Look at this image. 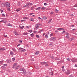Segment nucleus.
Returning a JSON list of instances; mask_svg holds the SVG:
<instances>
[{"label":"nucleus","mask_w":77,"mask_h":77,"mask_svg":"<svg viewBox=\"0 0 77 77\" xmlns=\"http://www.w3.org/2000/svg\"><path fill=\"white\" fill-rule=\"evenodd\" d=\"M23 35H27V33H23Z\"/></svg>","instance_id":"2f4dec72"},{"label":"nucleus","mask_w":77,"mask_h":77,"mask_svg":"<svg viewBox=\"0 0 77 77\" xmlns=\"http://www.w3.org/2000/svg\"><path fill=\"white\" fill-rule=\"evenodd\" d=\"M7 10H8V11H10V8H8L7 9Z\"/></svg>","instance_id":"bf43d9fd"},{"label":"nucleus","mask_w":77,"mask_h":77,"mask_svg":"<svg viewBox=\"0 0 77 77\" xmlns=\"http://www.w3.org/2000/svg\"><path fill=\"white\" fill-rule=\"evenodd\" d=\"M5 50V48H0V51Z\"/></svg>","instance_id":"dca6fc26"},{"label":"nucleus","mask_w":77,"mask_h":77,"mask_svg":"<svg viewBox=\"0 0 77 77\" xmlns=\"http://www.w3.org/2000/svg\"><path fill=\"white\" fill-rule=\"evenodd\" d=\"M5 21V20H2L0 21V23H3Z\"/></svg>","instance_id":"c9c22d12"},{"label":"nucleus","mask_w":77,"mask_h":77,"mask_svg":"<svg viewBox=\"0 0 77 77\" xmlns=\"http://www.w3.org/2000/svg\"><path fill=\"white\" fill-rule=\"evenodd\" d=\"M51 15H52V14H53V12H51Z\"/></svg>","instance_id":"de8ad7c7"},{"label":"nucleus","mask_w":77,"mask_h":77,"mask_svg":"<svg viewBox=\"0 0 77 77\" xmlns=\"http://www.w3.org/2000/svg\"><path fill=\"white\" fill-rule=\"evenodd\" d=\"M55 32H56V33H57L58 32V31L57 30H56L55 31Z\"/></svg>","instance_id":"13d9d810"},{"label":"nucleus","mask_w":77,"mask_h":77,"mask_svg":"<svg viewBox=\"0 0 77 77\" xmlns=\"http://www.w3.org/2000/svg\"><path fill=\"white\" fill-rule=\"evenodd\" d=\"M39 54V51H37L35 53V54Z\"/></svg>","instance_id":"9b49d317"},{"label":"nucleus","mask_w":77,"mask_h":77,"mask_svg":"<svg viewBox=\"0 0 77 77\" xmlns=\"http://www.w3.org/2000/svg\"><path fill=\"white\" fill-rule=\"evenodd\" d=\"M8 63H10V62H11V60L10 59H8Z\"/></svg>","instance_id":"2eb2a0df"},{"label":"nucleus","mask_w":77,"mask_h":77,"mask_svg":"<svg viewBox=\"0 0 77 77\" xmlns=\"http://www.w3.org/2000/svg\"><path fill=\"white\" fill-rule=\"evenodd\" d=\"M20 68V66H17V67H16V69H18L19 68Z\"/></svg>","instance_id":"f3484780"},{"label":"nucleus","mask_w":77,"mask_h":77,"mask_svg":"<svg viewBox=\"0 0 77 77\" xmlns=\"http://www.w3.org/2000/svg\"><path fill=\"white\" fill-rule=\"evenodd\" d=\"M25 7H27V5H26L24 6H23V8H25Z\"/></svg>","instance_id":"e2e57ef3"},{"label":"nucleus","mask_w":77,"mask_h":77,"mask_svg":"<svg viewBox=\"0 0 77 77\" xmlns=\"http://www.w3.org/2000/svg\"><path fill=\"white\" fill-rule=\"evenodd\" d=\"M24 69H23L22 68H21L19 69L20 71H23V70H24Z\"/></svg>","instance_id":"412c9836"},{"label":"nucleus","mask_w":77,"mask_h":77,"mask_svg":"<svg viewBox=\"0 0 77 77\" xmlns=\"http://www.w3.org/2000/svg\"><path fill=\"white\" fill-rule=\"evenodd\" d=\"M29 5H31V6H32V5H33V4H32L31 3H29Z\"/></svg>","instance_id":"8fccbe9b"},{"label":"nucleus","mask_w":77,"mask_h":77,"mask_svg":"<svg viewBox=\"0 0 77 77\" xmlns=\"http://www.w3.org/2000/svg\"><path fill=\"white\" fill-rule=\"evenodd\" d=\"M4 66H7V64H5L4 65Z\"/></svg>","instance_id":"774afa93"},{"label":"nucleus","mask_w":77,"mask_h":77,"mask_svg":"<svg viewBox=\"0 0 77 77\" xmlns=\"http://www.w3.org/2000/svg\"><path fill=\"white\" fill-rule=\"evenodd\" d=\"M65 31H63V32H62V33H65Z\"/></svg>","instance_id":"4d7b16f0"},{"label":"nucleus","mask_w":77,"mask_h":77,"mask_svg":"<svg viewBox=\"0 0 77 77\" xmlns=\"http://www.w3.org/2000/svg\"><path fill=\"white\" fill-rule=\"evenodd\" d=\"M57 30H65V29L63 28H57Z\"/></svg>","instance_id":"4468645a"},{"label":"nucleus","mask_w":77,"mask_h":77,"mask_svg":"<svg viewBox=\"0 0 77 77\" xmlns=\"http://www.w3.org/2000/svg\"><path fill=\"white\" fill-rule=\"evenodd\" d=\"M44 5L45 6H47V3H45L44 4Z\"/></svg>","instance_id":"c03bdc74"},{"label":"nucleus","mask_w":77,"mask_h":77,"mask_svg":"<svg viewBox=\"0 0 77 77\" xmlns=\"http://www.w3.org/2000/svg\"><path fill=\"white\" fill-rule=\"evenodd\" d=\"M45 37L46 38H48V35H45Z\"/></svg>","instance_id":"ea45409f"},{"label":"nucleus","mask_w":77,"mask_h":77,"mask_svg":"<svg viewBox=\"0 0 77 77\" xmlns=\"http://www.w3.org/2000/svg\"><path fill=\"white\" fill-rule=\"evenodd\" d=\"M7 26H10V27H12V25L10 23H9L7 25Z\"/></svg>","instance_id":"6ab92c4d"},{"label":"nucleus","mask_w":77,"mask_h":77,"mask_svg":"<svg viewBox=\"0 0 77 77\" xmlns=\"http://www.w3.org/2000/svg\"><path fill=\"white\" fill-rule=\"evenodd\" d=\"M17 65V63H14L13 66V68H14Z\"/></svg>","instance_id":"423d86ee"},{"label":"nucleus","mask_w":77,"mask_h":77,"mask_svg":"<svg viewBox=\"0 0 77 77\" xmlns=\"http://www.w3.org/2000/svg\"><path fill=\"white\" fill-rule=\"evenodd\" d=\"M55 11L57 13V12H58V10H57V9H56L55 10Z\"/></svg>","instance_id":"cd10ccee"},{"label":"nucleus","mask_w":77,"mask_h":77,"mask_svg":"<svg viewBox=\"0 0 77 77\" xmlns=\"http://www.w3.org/2000/svg\"><path fill=\"white\" fill-rule=\"evenodd\" d=\"M31 37H33L34 36V34L33 33H32V34H31Z\"/></svg>","instance_id":"a211bd4d"},{"label":"nucleus","mask_w":77,"mask_h":77,"mask_svg":"<svg viewBox=\"0 0 77 77\" xmlns=\"http://www.w3.org/2000/svg\"><path fill=\"white\" fill-rule=\"evenodd\" d=\"M29 32H30V33H32V30H29Z\"/></svg>","instance_id":"7c9ffc66"},{"label":"nucleus","mask_w":77,"mask_h":77,"mask_svg":"<svg viewBox=\"0 0 77 77\" xmlns=\"http://www.w3.org/2000/svg\"><path fill=\"white\" fill-rule=\"evenodd\" d=\"M23 72H22L23 74L24 75H26V71L25 69H24V70H23Z\"/></svg>","instance_id":"39448f33"},{"label":"nucleus","mask_w":77,"mask_h":77,"mask_svg":"<svg viewBox=\"0 0 77 77\" xmlns=\"http://www.w3.org/2000/svg\"><path fill=\"white\" fill-rule=\"evenodd\" d=\"M56 39V38L55 37H51L49 39L50 41H55Z\"/></svg>","instance_id":"f03ea898"},{"label":"nucleus","mask_w":77,"mask_h":77,"mask_svg":"<svg viewBox=\"0 0 77 77\" xmlns=\"http://www.w3.org/2000/svg\"><path fill=\"white\" fill-rule=\"evenodd\" d=\"M0 63L1 64H3V61H0Z\"/></svg>","instance_id":"b1692460"},{"label":"nucleus","mask_w":77,"mask_h":77,"mask_svg":"<svg viewBox=\"0 0 77 77\" xmlns=\"http://www.w3.org/2000/svg\"><path fill=\"white\" fill-rule=\"evenodd\" d=\"M33 8H34V7H31V10H33Z\"/></svg>","instance_id":"f704fd0d"},{"label":"nucleus","mask_w":77,"mask_h":77,"mask_svg":"<svg viewBox=\"0 0 77 77\" xmlns=\"http://www.w3.org/2000/svg\"><path fill=\"white\" fill-rule=\"evenodd\" d=\"M34 19L31 18V21H34Z\"/></svg>","instance_id":"a878e982"},{"label":"nucleus","mask_w":77,"mask_h":77,"mask_svg":"<svg viewBox=\"0 0 77 77\" xmlns=\"http://www.w3.org/2000/svg\"><path fill=\"white\" fill-rule=\"evenodd\" d=\"M29 75H30L32 74V73H31L30 72H29Z\"/></svg>","instance_id":"338daca9"},{"label":"nucleus","mask_w":77,"mask_h":77,"mask_svg":"<svg viewBox=\"0 0 77 77\" xmlns=\"http://www.w3.org/2000/svg\"><path fill=\"white\" fill-rule=\"evenodd\" d=\"M51 58H52V59H54V57H53V56H51Z\"/></svg>","instance_id":"5fc2aeb1"},{"label":"nucleus","mask_w":77,"mask_h":77,"mask_svg":"<svg viewBox=\"0 0 77 77\" xmlns=\"http://www.w3.org/2000/svg\"><path fill=\"white\" fill-rule=\"evenodd\" d=\"M26 6H28L29 3H26Z\"/></svg>","instance_id":"0e129e2a"},{"label":"nucleus","mask_w":77,"mask_h":77,"mask_svg":"<svg viewBox=\"0 0 77 77\" xmlns=\"http://www.w3.org/2000/svg\"><path fill=\"white\" fill-rule=\"evenodd\" d=\"M35 27H36V29H39V26H38V25H36L35 26Z\"/></svg>","instance_id":"9d476101"},{"label":"nucleus","mask_w":77,"mask_h":77,"mask_svg":"<svg viewBox=\"0 0 77 77\" xmlns=\"http://www.w3.org/2000/svg\"><path fill=\"white\" fill-rule=\"evenodd\" d=\"M19 42L21 43V42H22V41L21 40H20L19 41Z\"/></svg>","instance_id":"49530a36"},{"label":"nucleus","mask_w":77,"mask_h":77,"mask_svg":"<svg viewBox=\"0 0 77 77\" xmlns=\"http://www.w3.org/2000/svg\"><path fill=\"white\" fill-rule=\"evenodd\" d=\"M49 74L51 75H53V73L52 72H51L49 73Z\"/></svg>","instance_id":"4be33fe9"},{"label":"nucleus","mask_w":77,"mask_h":77,"mask_svg":"<svg viewBox=\"0 0 77 77\" xmlns=\"http://www.w3.org/2000/svg\"><path fill=\"white\" fill-rule=\"evenodd\" d=\"M3 12V10H1V13H2V12Z\"/></svg>","instance_id":"09e8293b"},{"label":"nucleus","mask_w":77,"mask_h":77,"mask_svg":"<svg viewBox=\"0 0 77 77\" xmlns=\"http://www.w3.org/2000/svg\"><path fill=\"white\" fill-rule=\"evenodd\" d=\"M12 50H13L14 52H15V51H16V50H15V49H14L13 48H12Z\"/></svg>","instance_id":"c85d7f7f"},{"label":"nucleus","mask_w":77,"mask_h":77,"mask_svg":"<svg viewBox=\"0 0 77 77\" xmlns=\"http://www.w3.org/2000/svg\"><path fill=\"white\" fill-rule=\"evenodd\" d=\"M26 51V50L23 49L22 50H21L20 51H21V52H22V51H23V52H24V51Z\"/></svg>","instance_id":"473e14b6"},{"label":"nucleus","mask_w":77,"mask_h":77,"mask_svg":"<svg viewBox=\"0 0 77 77\" xmlns=\"http://www.w3.org/2000/svg\"><path fill=\"white\" fill-rule=\"evenodd\" d=\"M36 38H39V35H36Z\"/></svg>","instance_id":"bb28decb"},{"label":"nucleus","mask_w":77,"mask_h":77,"mask_svg":"<svg viewBox=\"0 0 77 77\" xmlns=\"http://www.w3.org/2000/svg\"><path fill=\"white\" fill-rule=\"evenodd\" d=\"M73 39H74V38H69V42H71V41H72L73 40Z\"/></svg>","instance_id":"6e6552de"},{"label":"nucleus","mask_w":77,"mask_h":77,"mask_svg":"<svg viewBox=\"0 0 77 77\" xmlns=\"http://www.w3.org/2000/svg\"><path fill=\"white\" fill-rule=\"evenodd\" d=\"M10 54L11 56H14V53H13V52H12V51H11L10 52Z\"/></svg>","instance_id":"f8f14e48"},{"label":"nucleus","mask_w":77,"mask_h":77,"mask_svg":"<svg viewBox=\"0 0 77 77\" xmlns=\"http://www.w3.org/2000/svg\"><path fill=\"white\" fill-rule=\"evenodd\" d=\"M20 11V8H18L16 10L17 12H18V11Z\"/></svg>","instance_id":"5701e85b"},{"label":"nucleus","mask_w":77,"mask_h":77,"mask_svg":"<svg viewBox=\"0 0 77 77\" xmlns=\"http://www.w3.org/2000/svg\"><path fill=\"white\" fill-rule=\"evenodd\" d=\"M41 63L42 64V65H45L46 66H48L49 65L48 64H47V63H48L47 62H41Z\"/></svg>","instance_id":"f257e3e1"},{"label":"nucleus","mask_w":77,"mask_h":77,"mask_svg":"<svg viewBox=\"0 0 77 77\" xmlns=\"http://www.w3.org/2000/svg\"><path fill=\"white\" fill-rule=\"evenodd\" d=\"M47 17H46V16H44L43 17V20H47Z\"/></svg>","instance_id":"1a4fd4ad"},{"label":"nucleus","mask_w":77,"mask_h":77,"mask_svg":"<svg viewBox=\"0 0 77 77\" xmlns=\"http://www.w3.org/2000/svg\"><path fill=\"white\" fill-rule=\"evenodd\" d=\"M68 74H70V71H69V70H68Z\"/></svg>","instance_id":"4c0bfd02"},{"label":"nucleus","mask_w":77,"mask_h":77,"mask_svg":"<svg viewBox=\"0 0 77 77\" xmlns=\"http://www.w3.org/2000/svg\"><path fill=\"white\" fill-rule=\"evenodd\" d=\"M36 25L38 26H40V25H41V24H36Z\"/></svg>","instance_id":"603ef678"},{"label":"nucleus","mask_w":77,"mask_h":77,"mask_svg":"<svg viewBox=\"0 0 77 77\" xmlns=\"http://www.w3.org/2000/svg\"><path fill=\"white\" fill-rule=\"evenodd\" d=\"M71 60L72 62H73V63L77 62V59H74L73 60Z\"/></svg>","instance_id":"20e7f679"},{"label":"nucleus","mask_w":77,"mask_h":77,"mask_svg":"<svg viewBox=\"0 0 77 77\" xmlns=\"http://www.w3.org/2000/svg\"><path fill=\"white\" fill-rule=\"evenodd\" d=\"M37 32L35 30L34 31V33H36Z\"/></svg>","instance_id":"864d4df0"},{"label":"nucleus","mask_w":77,"mask_h":77,"mask_svg":"<svg viewBox=\"0 0 77 77\" xmlns=\"http://www.w3.org/2000/svg\"><path fill=\"white\" fill-rule=\"evenodd\" d=\"M51 20H52V19H51V20H49V22H48V23H51Z\"/></svg>","instance_id":"3c124183"},{"label":"nucleus","mask_w":77,"mask_h":77,"mask_svg":"<svg viewBox=\"0 0 77 77\" xmlns=\"http://www.w3.org/2000/svg\"><path fill=\"white\" fill-rule=\"evenodd\" d=\"M25 56H27V54L26 53H25Z\"/></svg>","instance_id":"69168bd1"},{"label":"nucleus","mask_w":77,"mask_h":77,"mask_svg":"<svg viewBox=\"0 0 77 77\" xmlns=\"http://www.w3.org/2000/svg\"><path fill=\"white\" fill-rule=\"evenodd\" d=\"M2 17H5V15L4 14H2Z\"/></svg>","instance_id":"58836bf2"},{"label":"nucleus","mask_w":77,"mask_h":77,"mask_svg":"<svg viewBox=\"0 0 77 77\" xmlns=\"http://www.w3.org/2000/svg\"><path fill=\"white\" fill-rule=\"evenodd\" d=\"M40 9H41V7H38L37 8H35V10H40Z\"/></svg>","instance_id":"ddd939ff"},{"label":"nucleus","mask_w":77,"mask_h":77,"mask_svg":"<svg viewBox=\"0 0 77 77\" xmlns=\"http://www.w3.org/2000/svg\"><path fill=\"white\" fill-rule=\"evenodd\" d=\"M20 28H21V29H23V28H24V26H22L20 27Z\"/></svg>","instance_id":"e433bc0d"},{"label":"nucleus","mask_w":77,"mask_h":77,"mask_svg":"<svg viewBox=\"0 0 77 77\" xmlns=\"http://www.w3.org/2000/svg\"><path fill=\"white\" fill-rule=\"evenodd\" d=\"M23 48H19V50H23Z\"/></svg>","instance_id":"a18cd8bd"},{"label":"nucleus","mask_w":77,"mask_h":77,"mask_svg":"<svg viewBox=\"0 0 77 77\" xmlns=\"http://www.w3.org/2000/svg\"><path fill=\"white\" fill-rule=\"evenodd\" d=\"M43 31H44V30H43V29H42L40 31V32H43Z\"/></svg>","instance_id":"6e6d98bb"},{"label":"nucleus","mask_w":77,"mask_h":77,"mask_svg":"<svg viewBox=\"0 0 77 77\" xmlns=\"http://www.w3.org/2000/svg\"><path fill=\"white\" fill-rule=\"evenodd\" d=\"M61 1H62V2H66V0H60Z\"/></svg>","instance_id":"37998d69"},{"label":"nucleus","mask_w":77,"mask_h":77,"mask_svg":"<svg viewBox=\"0 0 77 77\" xmlns=\"http://www.w3.org/2000/svg\"><path fill=\"white\" fill-rule=\"evenodd\" d=\"M15 60V58H12V60H13V61H14Z\"/></svg>","instance_id":"72a5a7b5"},{"label":"nucleus","mask_w":77,"mask_h":77,"mask_svg":"<svg viewBox=\"0 0 77 77\" xmlns=\"http://www.w3.org/2000/svg\"><path fill=\"white\" fill-rule=\"evenodd\" d=\"M53 34L51 33L50 35V37H51V36H53Z\"/></svg>","instance_id":"79ce46f5"},{"label":"nucleus","mask_w":77,"mask_h":77,"mask_svg":"<svg viewBox=\"0 0 77 77\" xmlns=\"http://www.w3.org/2000/svg\"><path fill=\"white\" fill-rule=\"evenodd\" d=\"M2 7H5V4H2Z\"/></svg>","instance_id":"aec40b11"},{"label":"nucleus","mask_w":77,"mask_h":77,"mask_svg":"<svg viewBox=\"0 0 77 77\" xmlns=\"http://www.w3.org/2000/svg\"><path fill=\"white\" fill-rule=\"evenodd\" d=\"M24 20H26V19H27V17H24Z\"/></svg>","instance_id":"680f3d73"},{"label":"nucleus","mask_w":77,"mask_h":77,"mask_svg":"<svg viewBox=\"0 0 77 77\" xmlns=\"http://www.w3.org/2000/svg\"><path fill=\"white\" fill-rule=\"evenodd\" d=\"M20 5V2H18L17 3V5L18 6H19Z\"/></svg>","instance_id":"393cba45"},{"label":"nucleus","mask_w":77,"mask_h":77,"mask_svg":"<svg viewBox=\"0 0 77 77\" xmlns=\"http://www.w3.org/2000/svg\"><path fill=\"white\" fill-rule=\"evenodd\" d=\"M45 8L42 7L41 8V9L42 10H45Z\"/></svg>","instance_id":"c756f323"},{"label":"nucleus","mask_w":77,"mask_h":77,"mask_svg":"<svg viewBox=\"0 0 77 77\" xmlns=\"http://www.w3.org/2000/svg\"><path fill=\"white\" fill-rule=\"evenodd\" d=\"M5 5L7 7H8V8H9L10 6V4H9V3L8 2H6L5 3Z\"/></svg>","instance_id":"7ed1b4c3"},{"label":"nucleus","mask_w":77,"mask_h":77,"mask_svg":"<svg viewBox=\"0 0 77 77\" xmlns=\"http://www.w3.org/2000/svg\"><path fill=\"white\" fill-rule=\"evenodd\" d=\"M13 32L14 34L15 35H18V32H17L16 31H15Z\"/></svg>","instance_id":"0eeeda50"},{"label":"nucleus","mask_w":77,"mask_h":77,"mask_svg":"<svg viewBox=\"0 0 77 77\" xmlns=\"http://www.w3.org/2000/svg\"><path fill=\"white\" fill-rule=\"evenodd\" d=\"M74 66L75 67H77V65L75 64Z\"/></svg>","instance_id":"052dcab7"},{"label":"nucleus","mask_w":77,"mask_h":77,"mask_svg":"<svg viewBox=\"0 0 77 77\" xmlns=\"http://www.w3.org/2000/svg\"><path fill=\"white\" fill-rule=\"evenodd\" d=\"M31 61H32V62L34 60V59H31Z\"/></svg>","instance_id":"a19ab883"}]
</instances>
